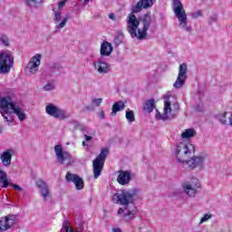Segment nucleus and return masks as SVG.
I'll return each instance as SVG.
<instances>
[{
    "mask_svg": "<svg viewBox=\"0 0 232 232\" xmlns=\"http://www.w3.org/2000/svg\"><path fill=\"white\" fill-rule=\"evenodd\" d=\"M144 9L140 0L134 5L131 6V12L127 16V30L131 37H137L139 41H144L148 38V31L153 19L151 18V14L147 13L143 14L139 19L135 14L142 12Z\"/></svg>",
    "mask_w": 232,
    "mask_h": 232,
    "instance_id": "1",
    "label": "nucleus"
},
{
    "mask_svg": "<svg viewBox=\"0 0 232 232\" xmlns=\"http://www.w3.org/2000/svg\"><path fill=\"white\" fill-rule=\"evenodd\" d=\"M135 192L131 190H121L120 193H115L112 195V202L114 204H121L124 206V209L127 211L123 214L124 220L130 221L133 220L135 217Z\"/></svg>",
    "mask_w": 232,
    "mask_h": 232,
    "instance_id": "2",
    "label": "nucleus"
},
{
    "mask_svg": "<svg viewBox=\"0 0 232 232\" xmlns=\"http://www.w3.org/2000/svg\"><path fill=\"white\" fill-rule=\"evenodd\" d=\"M0 113L4 118L5 122H14L12 113H14L21 122L26 121V114H24L23 109L18 105H15L9 96L3 98L0 96Z\"/></svg>",
    "mask_w": 232,
    "mask_h": 232,
    "instance_id": "3",
    "label": "nucleus"
},
{
    "mask_svg": "<svg viewBox=\"0 0 232 232\" xmlns=\"http://www.w3.org/2000/svg\"><path fill=\"white\" fill-rule=\"evenodd\" d=\"M179 110H180V105L177 102V98L173 95L165 96L164 102V113L161 114L159 111L156 113V119L159 121H169V119H175L179 114Z\"/></svg>",
    "mask_w": 232,
    "mask_h": 232,
    "instance_id": "4",
    "label": "nucleus"
},
{
    "mask_svg": "<svg viewBox=\"0 0 232 232\" xmlns=\"http://www.w3.org/2000/svg\"><path fill=\"white\" fill-rule=\"evenodd\" d=\"M174 155L179 164H185L195 155V146L188 141H181L177 144Z\"/></svg>",
    "mask_w": 232,
    "mask_h": 232,
    "instance_id": "5",
    "label": "nucleus"
},
{
    "mask_svg": "<svg viewBox=\"0 0 232 232\" xmlns=\"http://www.w3.org/2000/svg\"><path fill=\"white\" fill-rule=\"evenodd\" d=\"M173 12L179 22L180 28L186 30V32H191V26H188V14L184 10V5L180 0H173Z\"/></svg>",
    "mask_w": 232,
    "mask_h": 232,
    "instance_id": "6",
    "label": "nucleus"
},
{
    "mask_svg": "<svg viewBox=\"0 0 232 232\" xmlns=\"http://www.w3.org/2000/svg\"><path fill=\"white\" fill-rule=\"evenodd\" d=\"M110 150L105 148L101 150V153L93 160L92 166H93V175H101L102 173V169L104 168V162H106V157Z\"/></svg>",
    "mask_w": 232,
    "mask_h": 232,
    "instance_id": "7",
    "label": "nucleus"
},
{
    "mask_svg": "<svg viewBox=\"0 0 232 232\" xmlns=\"http://www.w3.org/2000/svg\"><path fill=\"white\" fill-rule=\"evenodd\" d=\"M182 188L188 197H195L201 189L200 181L197 178H192L190 181L183 183Z\"/></svg>",
    "mask_w": 232,
    "mask_h": 232,
    "instance_id": "8",
    "label": "nucleus"
},
{
    "mask_svg": "<svg viewBox=\"0 0 232 232\" xmlns=\"http://www.w3.org/2000/svg\"><path fill=\"white\" fill-rule=\"evenodd\" d=\"M12 66H14V57H12V53H3L0 54V74L8 73Z\"/></svg>",
    "mask_w": 232,
    "mask_h": 232,
    "instance_id": "9",
    "label": "nucleus"
},
{
    "mask_svg": "<svg viewBox=\"0 0 232 232\" xmlns=\"http://www.w3.org/2000/svg\"><path fill=\"white\" fill-rule=\"evenodd\" d=\"M186 79H188V64L182 63L179 65V74L176 82L173 83V88L180 90L186 84Z\"/></svg>",
    "mask_w": 232,
    "mask_h": 232,
    "instance_id": "10",
    "label": "nucleus"
},
{
    "mask_svg": "<svg viewBox=\"0 0 232 232\" xmlns=\"http://www.w3.org/2000/svg\"><path fill=\"white\" fill-rule=\"evenodd\" d=\"M54 152L59 164H66L67 166H70V164L73 162L72 155L66 151H63V146L55 145Z\"/></svg>",
    "mask_w": 232,
    "mask_h": 232,
    "instance_id": "11",
    "label": "nucleus"
},
{
    "mask_svg": "<svg viewBox=\"0 0 232 232\" xmlns=\"http://www.w3.org/2000/svg\"><path fill=\"white\" fill-rule=\"evenodd\" d=\"M45 111L51 117H54V119H61L62 121L64 119H68V114H66V111L55 106L53 103H49L45 107Z\"/></svg>",
    "mask_w": 232,
    "mask_h": 232,
    "instance_id": "12",
    "label": "nucleus"
},
{
    "mask_svg": "<svg viewBox=\"0 0 232 232\" xmlns=\"http://www.w3.org/2000/svg\"><path fill=\"white\" fill-rule=\"evenodd\" d=\"M19 219L15 215H7L0 218V231H8L14 224H17Z\"/></svg>",
    "mask_w": 232,
    "mask_h": 232,
    "instance_id": "13",
    "label": "nucleus"
},
{
    "mask_svg": "<svg viewBox=\"0 0 232 232\" xmlns=\"http://www.w3.org/2000/svg\"><path fill=\"white\" fill-rule=\"evenodd\" d=\"M204 160V156H195V154H192L190 159H188L185 164H187L188 169H195V168H200V169H203Z\"/></svg>",
    "mask_w": 232,
    "mask_h": 232,
    "instance_id": "14",
    "label": "nucleus"
},
{
    "mask_svg": "<svg viewBox=\"0 0 232 232\" xmlns=\"http://www.w3.org/2000/svg\"><path fill=\"white\" fill-rule=\"evenodd\" d=\"M41 54H35L33 56L27 63V70L31 75H35L39 72V66H41Z\"/></svg>",
    "mask_w": 232,
    "mask_h": 232,
    "instance_id": "15",
    "label": "nucleus"
},
{
    "mask_svg": "<svg viewBox=\"0 0 232 232\" xmlns=\"http://www.w3.org/2000/svg\"><path fill=\"white\" fill-rule=\"evenodd\" d=\"M94 69L101 75H105L109 72H111V66L108 63L102 62V59H99L93 63Z\"/></svg>",
    "mask_w": 232,
    "mask_h": 232,
    "instance_id": "16",
    "label": "nucleus"
},
{
    "mask_svg": "<svg viewBox=\"0 0 232 232\" xmlns=\"http://www.w3.org/2000/svg\"><path fill=\"white\" fill-rule=\"evenodd\" d=\"M65 179L69 182L70 181L73 182V184L78 191H81V189H84V180L82 179V178H81L77 175H66Z\"/></svg>",
    "mask_w": 232,
    "mask_h": 232,
    "instance_id": "17",
    "label": "nucleus"
},
{
    "mask_svg": "<svg viewBox=\"0 0 232 232\" xmlns=\"http://www.w3.org/2000/svg\"><path fill=\"white\" fill-rule=\"evenodd\" d=\"M112 52L113 47L111 46V44H110L109 42H103L101 44L100 53L102 57H110Z\"/></svg>",
    "mask_w": 232,
    "mask_h": 232,
    "instance_id": "18",
    "label": "nucleus"
},
{
    "mask_svg": "<svg viewBox=\"0 0 232 232\" xmlns=\"http://www.w3.org/2000/svg\"><path fill=\"white\" fill-rule=\"evenodd\" d=\"M36 186L37 188H39V189H41L43 198H44V200H46V198H48L50 195V188L48 187L46 182H44L43 179H38L36 181Z\"/></svg>",
    "mask_w": 232,
    "mask_h": 232,
    "instance_id": "19",
    "label": "nucleus"
},
{
    "mask_svg": "<svg viewBox=\"0 0 232 232\" xmlns=\"http://www.w3.org/2000/svg\"><path fill=\"white\" fill-rule=\"evenodd\" d=\"M125 108H126V105L124 104V102L122 101L117 102L112 105V111L111 112V115L112 117H115L118 111H122V110H124Z\"/></svg>",
    "mask_w": 232,
    "mask_h": 232,
    "instance_id": "20",
    "label": "nucleus"
},
{
    "mask_svg": "<svg viewBox=\"0 0 232 232\" xmlns=\"http://www.w3.org/2000/svg\"><path fill=\"white\" fill-rule=\"evenodd\" d=\"M153 108H155V99H150L145 101L143 103V110L144 111H147V113H151L153 111Z\"/></svg>",
    "mask_w": 232,
    "mask_h": 232,
    "instance_id": "21",
    "label": "nucleus"
},
{
    "mask_svg": "<svg viewBox=\"0 0 232 232\" xmlns=\"http://www.w3.org/2000/svg\"><path fill=\"white\" fill-rule=\"evenodd\" d=\"M1 160L4 166H10L12 164V154L9 151H5L1 156Z\"/></svg>",
    "mask_w": 232,
    "mask_h": 232,
    "instance_id": "22",
    "label": "nucleus"
},
{
    "mask_svg": "<svg viewBox=\"0 0 232 232\" xmlns=\"http://www.w3.org/2000/svg\"><path fill=\"white\" fill-rule=\"evenodd\" d=\"M130 180H131L130 175H119L117 178V182L121 186H126V184L130 183Z\"/></svg>",
    "mask_w": 232,
    "mask_h": 232,
    "instance_id": "23",
    "label": "nucleus"
},
{
    "mask_svg": "<svg viewBox=\"0 0 232 232\" xmlns=\"http://www.w3.org/2000/svg\"><path fill=\"white\" fill-rule=\"evenodd\" d=\"M195 135H197V131H195V129H187L184 132L181 133V139H191L195 137Z\"/></svg>",
    "mask_w": 232,
    "mask_h": 232,
    "instance_id": "24",
    "label": "nucleus"
},
{
    "mask_svg": "<svg viewBox=\"0 0 232 232\" xmlns=\"http://www.w3.org/2000/svg\"><path fill=\"white\" fill-rule=\"evenodd\" d=\"M10 181L8 180V177L6 175L0 176V186L1 188H8L10 186Z\"/></svg>",
    "mask_w": 232,
    "mask_h": 232,
    "instance_id": "25",
    "label": "nucleus"
},
{
    "mask_svg": "<svg viewBox=\"0 0 232 232\" xmlns=\"http://www.w3.org/2000/svg\"><path fill=\"white\" fill-rule=\"evenodd\" d=\"M125 117L128 122H135V112L133 111H126Z\"/></svg>",
    "mask_w": 232,
    "mask_h": 232,
    "instance_id": "26",
    "label": "nucleus"
},
{
    "mask_svg": "<svg viewBox=\"0 0 232 232\" xmlns=\"http://www.w3.org/2000/svg\"><path fill=\"white\" fill-rule=\"evenodd\" d=\"M227 115H229V112H223L222 114L218 115V121H219L223 125L228 124L227 120H226Z\"/></svg>",
    "mask_w": 232,
    "mask_h": 232,
    "instance_id": "27",
    "label": "nucleus"
},
{
    "mask_svg": "<svg viewBox=\"0 0 232 232\" xmlns=\"http://www.w3.org/2000/svg\"><path fill=\"white\" fill-rule=\"evenodd\" d=\"M49 68L52 72H61V70H63V65L59 63H55L49 65Z\"/></svg>",
    "mask_w": 232,
    "mask_h": 232,
    "instance_id": "28",
    "label": "nucleus"
},
{
    "mask_svg": "<svg viewBox=\"0 0 232 232\" xmlns=\"http://www.w3.org/2000/svg\"><path fill=\"white\" fill-rule=\"evenodd\" d=\"M38 3H43V0H24V4L30 8H32V6H35Z\"/></svg>",
    "mask_w": 232,
    "mask_h": 232,
    "instance_id": "29",
    "label": "nucleus"
},
{
    "mask_svg": "<svg viewBox=\"0 0 232 232\" xmlns=\"http://www.w3.org/2000/svg\"><path fill=\"white\" fill-rule=\"evenodd\" d=\"M143 9L151 8V5H153V0H140Z\"/></svg>",
    "mask_w": 232,
    "mask_h": 232,
    "instance_id": "30",
    "label": "nucleus"
},
{
    "mask_svg": "<svg viewBox=\"0 0 232 232\" xmlns=\"http://www.w3.org/2000/svg\"><path fill=\"white\" fill-rule=\"evenodd\" d=\"M70 19V16H66L63 21L62 23H60L56 27L55 29L56 30H61V28H64V26H66V23H68V20Z\"/></svg>",
    "mask_w": 232,
    "mask_h": 232,
    "instance_id": "31",
    "label": "nucleus"
},
{
    "mask_svg": "<svg viewBox=\"0 0 232 232\" xmlns=\"http://www.w3.org/2000/svg\"><path fill=\"white\" fill-rule=\"evenodd\" d=\"M122 39H124V36L122 34H118L114 38V44L115 46H119L122 43Z\"/></svg>",
    "mask_w": 232,
    "mask_h": 232,
    "instance_id": "32",
    "label": "nucleus"
},
{
    "mask_svg": "<svg viewBox=\"0 0 232 232\" xmlns=\"http://www.w3.org/2000/svg\"><path fill=\"white\" fill-rule=\"evenodd\" d=\"M43 90L44 92H52V90H55V85H53V83L48 82L43 87Z\"/></svg>",
    "mask_w": 232,
    "mask_h": 232,
    "instance_id": "33",
    "label": "nucleus"
},
{
    "mask_svg": "<svg viewBox=\"0 0 232 232\" xmlns=\"http://www.w3.org/2000/svg\"><path fill=\"white\" fill-rule=\"evenodd\" d=\"M0 44H3L4 46H10V41L6 36H2L0 38Z\"/></svg>",
    "mask_w": 232,
    "mask_h": 232,
    "instance_id": "34",
    "label": "nucleus"
},
{
    "mask_svg": "<svg viewBox=\"0 0 232 232\" xmlns=\"http://www.w3.org/2000/svg\"><path fill=\"white\" fill-rule=\"evenodd\" d=\"M70 124L72 130H79V128H81V124L79 123V121H76L74 120L71 121Z\"/></svg>",
    "mask_w": 232,
    "mask_h": 232,
    "instance_id": "35",
    "label": "nucleus"
},
{
    "mask_svg": "<svg viewBox=\"0 0 232 232\" xmlns=\"http://www.w3.org/2000/svg\"><path fill=\"white\" fill-rule=\"evenodd\" d=\"M202 15V11L198 10L194 13H191L192 19H198Z\"/></svg>",
    "mask_w": 232,
    "mask_h": 232,
    "instance_id": "36",
    "label": "nucleus"
},
{
    "mask_svg": "<svg viewBox=\"0 0 232 232\" xmlns=\"http://www.w3.org/2000/svg\"><path fill=\"white\" fill-rule=\"evenodd\" d=\"M211 218V214H205L203 218H200V224H204V222H208Z\"/></svg>",
    "mask_w": 232,
    "mask_h": 232,
    "instance_id": "37",
    "label": "nucleus"
},
{
    "mask_svg": "<svg viewBox=\"0 0 232 232\" xmlns=\"http://www.w3.org/2000/svg\"><path fill=\"white\" fill-rule=\"evenodd\" d=\"M118 175H131V171L130 170H118L116 171Z\"/></svg>",
    "mask_w": 232,
    "mask_h": 232,
    "instance_id": "38",
    "label": "nucleus"
},
{
    "mask_svg": "<svg viewBox=\"0 0 232 232\" xmlns=\"http://www.w3.org/2000/svg\"><path fill=\"white\" fill-rule=\"evenodd\" d=\"M92 104H94V106H101L102 100L101 98H98V99L92 100Z\"/></svg>",
    "mask_w": 232,
    "mask_h": 232,
    "instance_id": "39",
    "label": "nucleus"
},
{
    "mask_svg": "<svg viewBox=\"0 0 232 232\" xmlns=\"http://www.w3.org/2000/svg\"><path fill=\"white\" fill-rule=\"evenodd\" d=\"M66 1L68 0H62L61 2L58 3V8L62 10V8H64L66 6Z\"/></svg>",
    "mask_w": 232,
    "mask_h": 232,
    "instance_id": "40",
    "label": "nucleus"
},
{
    "mask_svg": "<svg viewBox=\"0 0 232 232\" xmlns=\"http://www.w3.org/2000/svg\"><path fill=\"white\" fill-rule=\"evenodd\" d=\"M54 21H55L56 23H59V21H61V12H56V13L54 14Z\"/></svg>",
    "mask_w": 232,
    "mask_h": 232,
    "instance_id": "41",
    "label": "nucleus"
},
{
    "mask_svg": "<svg viewBox=\"0 0 232 232\" xmlns=\"http://www.w3.org/2000/svg\"><path fill=\"white\" fill-rule=\"evenodd\" d=\"M10 187L14 188V189H16L17 191H23V188H21L19 185L11 183Z\"/></svg>",
    "mask_w": 232,
    "mask_h": 232,
    "instance_id": "42",
    "label": "nucleus"
},
{
    "mask_svg": "<svg viewBox=\"0 0 232 232\" xmlns=\"http://www.w3.org/2000/svg\"><path fill=\"white\" fill-rule=\"evenodd\" d=\"M109 19H111L112 21H116L117 17H115V14L111 13L109 14Z\"/></svg>",
    "mask_w": 232,
    "mask_h": 232,
    "instance_id": "43",
    "label": "nucleus"
},
{
    "mask_svg": "<svg viewBox=\"0 0 232 232\" xmlns=\"http://www.w3.org/2000/svg\"><path fill=\"white\" fill-rule=\"evenodd\" d=\"M228 126H232V112H229V116H228Z\"/></svg>",
    "mask_w": 232,
    "mask_h": 232,
    "instance_id": "44",
    "label": "nucleus"
},
{
    "mask_svg": "<svg viewBox=\"0 0 232 232\" xmlns=\"http://www.w3.org/2000/svg\"><path fill=\"white\" fill-rule=\"evenodd\" d=\"M215 21H217V18L216 17H213V16H211L210 17V20H209V24H213V23H215Z\"/></svg>",
    "mask_w": 232,
    "mask_h": 232,
    "instance_id": "45",
    "label": "nucleus"
},
{
    "mask_svg": "<svg viewBox=\"0 0 232 232\" xmlns=\"http://www.w3.org/2000/svg\"><path fill=\"white\" fill-rule=\"evenodd\" d=\"M100 119H104V111L99 112Z\"/></svg>",
    "mask_w": 232,
    "mask_h": 232,
    "instance_id": "46",
    "label": "nucleus"
},
{
    "mask_svg": "<svg viewBox=\"0 0 232 232\" xmlns=\"http://www.w3.org/2000/svg\"><path fill=\"white\" fill-rule=\"evenodd\" d=\"M84 137H85V140H92V139H93L92 136H88V135H84Z\"/></svg>",
    "mask_w": 232,
    "mask_h": 232,
    "instance_id": "47",
    "label": "nucleus"
},
{
    "mask_svg": "<svg viewBox=\"0 0 232 232\" xmlns=\"http://www.w3.org/2000/svg\"><path fill=\"white\" fill-rule=\"evenodd\" d=\"M124 213V209L122 208H120L118 210V215H122Z\"/></svg>",
    "mask_w": 232,
    "mask_h": 232,
    "instance_id": "48",
    "label": "nucleus"
},
{
    "mask_svg": "<svg viewBox=\"0 0 232 232\" xmlns=\"http://www.w3.org/2000/svg\"><path fill=\"white\" fill-rule=\"evenodd\" d=\"M113 232H121V228H113Z\"/></svg>",
    "mask_w": 232,
    "mask_h": 232,
    "instance_id": "49",
    "label": "nucleus"
},
{
    "mask_svg": "<svg viewBox=\"0 0 232 232\" xmlns=\"http://www.w3.org/2000/svg\"><path fill=\"white\" fill-rule=\"evenodd\" d=\"M86 110H88L90 111L93 110V108H92L91 106H87Z\"/></svg>",
    "mask_w": 232,
    "mask_h": 232,
    "instance_id": "50",
    "label": "nucleus"
},
{
    "mask_svg": "<svg viewBox=\"0 0 232 232\" xmlns=\"http://www.w3.org/2000/svg\"><path fill=\"white\" fill-rule=\"evenodd\" d=\"M0 175H6V172L0 170Z\"/></svg>",
    "mask_w": 232,
    "mask_h": 232,
    "instance_id": "51",
    "label": "nucleus"
},
{
    "mask_svg": "<svg viewBox=\"0 0 232 232\" xmlns=\"http://www.w3.org/2000/svg\"><path fill=\"white\" fill-rule=\"evenodd\" d=\"M3 133V128L0 127V134Z\"/></svg>",
    "mask_w": 232,
    "mask_h": 232,
    "instance_id": "52",
    "label": "nucleus"
},
{
    "mask_svg": "<svg viewBox=\"0 0 232 232\" xmlns=\"http://www.w3.org/2000/svg\"><path fill=\"white\" fill-rule=\"evenodd\" d=\"M94 179H99V175H94Z\"/></svg>",
    "mask_w": 232,
    "mask_h": 232,
    "instance_id": "53",
    "label": "nucleus"
},
{
    "mask_svg": "<svg viewBox=\"0 0 232 232\" xmlns=\"http://www.w3.org/2000/svg\"><path fill=\"white\" fill-rule=\"evenodd\" d=\"M82 146H86V141H82Z\"/></svg>",
    "mask_w": 232,
    "mask_h": 232,
    "instance_id": "54",
    "label": "nucleus"
},
{
    "mask_svg": "<svg viewBox=\"0 0 232 232\" xmlns=\"http://www.w3.org/2000/svg\"><path fill=\"white\" fill-rule=\"evenodd\" d=\"M66 175H72V173H70V172H67V173H66Z\"/></svg>",
    "mask_w": 232,
    "mask_h": 232,
    "instance_id": "55",
    "label": "nucleus"
},
{
    "mask_svg": "<svg viewBox=\"0 0 232 232\" xmlns=\"http://www.w3.org/2000/svg\"><path fill=\"white\" fill-rule=\"evenodd\" d=\"M88 1H90V0H85L84 2H85V3H88Z\"/></svg>",
    "mask_w": 232,
    "mask_h": 232,
    "instance_id": "56",
    "label": "nucleus"
}]
</instances>
